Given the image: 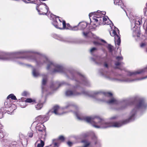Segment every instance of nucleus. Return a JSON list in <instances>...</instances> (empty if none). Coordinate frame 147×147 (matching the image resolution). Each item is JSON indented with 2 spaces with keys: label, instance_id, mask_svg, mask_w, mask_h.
Returning a JSON list of instances; mask_svg holds the SVG:
<instances>
[{
  "label": "nucleus",
  "instance_id": "obj_1",
  "mask_svg": "<svg viewBox=\"0 0 147 147\" xmlns=\"http://www.w3.org/2000/svg\"><path fill=\"white\" fill-rule=\"evenodd\" d=\"M147 107V104L144 101H142L139 102L135 109L132 110L130 114V116L128 119L122 121L114 122L112 123H107L104 119L97 116H82L79 111L75 113V114L79 120L86 121L88 123L91 124L93 127L96 128H105L109 127H119L134 119L135 115L138 109L141 108L142 109H145Z\"/></svg>",
  "mask_w": 147,
  "mask_h": 147
},
{
  "label": "nucleus",
  "instance_id": "obj_2",
  "mask_svg": "<svg viewBox=\"0 0 147 147\" xmlns=\"http://www.w3.org/2000/svg\"><path fill=\"white\" fill-rule=\"evenodd\" d=\"M38 65H41L45 63L47 64V70L53 69V72H61L63 71V67L57 64L54 63L49 60L46 56L42 57L39 62H36Z\"/></svg>",
  "mask_w": 147,
  "mask_h": 147
},
{
  "label": "nucleus",
  "instance_id": "obj_3",
  "mask_svg": "<svg viewBox=\"0 0 147 147\" xmlns=\"http://www.w3.org/2000/svg\"><path fill=\"white\" fill-rule=\"evenodd\" d=\"M134 22L135 25H132L131 26L132 29L133 31V35L134 36H138L140 34V32L139 28H138L137 25H139L142 24V18L138 17L135 18Z\"/></svg>",
  "mask_w": 147,
  "mask_h": 147
},
{
  "label": "nucleus",
  "instance_id": "obj_4",
  "mask_svg": "<svg viewBox=\"0 0 147 147\" xmlns=\"http://www.w3.org/2000/svg\"><path fill=\"white\" fill-rule=\"evenodd\" d=\"M110 33L111 36L114 37L115 44L119 46L121 42V39L119 36V30L117 28H115L114 30H113Z\"/></svg>",
  "mask_w": 147,
  "mask_h": 147
},
{
  "label": "nucleus",
  "instance_id": "obj_5",
  "mask_svg": "<svg viewBox=\"0 0 147 147\" xmlns=\"http://www.w3.org/2000/svg\"><path fill=\"white\" fill-rule=\"evenodd\" d=\"M36 9L39 14L46 15L49 8L45 3H42L39 4Z\"/></svg>",
  "mask_w": 147,
  "mask_h": 147
},
{
  "label": "nucleus",
  "instance_id": "obj_6",
  "mask_svg": "<svg viewBox=\"0 0 147 147\" xmlns=\"http://www.w3.org/2000/svg\"><path fill=\"white\" fill-rule=\"evenodd\" d=\"M93 13H92L89 14V16L90 21L91 23L92 22H96L99 24V25H101L102 24L104 25L105 24L104 23H102L101 22L102 21V20L103 22H104L107 20V18H108V17H104L102 18V19H101L98 16H93V17L90 18V17L92 16Z\"/></svg>",
  "mask_w": 147,
  "mask_h": 147
},
{
  "label": "nucleus",
  "instance_id": "obj_7",
  "mask_svg": "<svg viewBox=\"0 0 147 147\" xmlns=\"http://www.w3.org/2000/svg\"><path fill=\"white\" fill-rule=\"evenodd\" d=\"M147 78V76L141 78L131 79L129 78H123L122 79L119 80H118L121 82H131L136 81L140 80L145 79Z\"/></svg>",
  "mask_w": 147,
  "mask_h": 147
},
{
  "label": "nucleus",
  "instance_id": "obj_8",
  "mask_svg": "<svg viewBox=\"0 0 147 147\" xmlns=\"http://www.w3.org/2000/svg\"><path fill=\"white\" fill-rule=\"evenodd\" d=\"M147 71V67L145 68L144 69L139 70L137 71H134L132 72L129 71L128 73V75L129 76L135 75L137 74H140L143 73Z\"/></svg>",
  "mask_w": 147,
  "mask_h": 147
},
{
  "label": "nucleus",
  "instance_id": "obj_9",
  "mask_svg": "<svg viewBox=\"0 0 147 147\" xmlns=\"http://www.w3.org/2000/svg\"><path fill=\"white\" fill-rule=\"evenodd\" d=\"M53 111H50L49 113L51 112L54 113L56 115H61L64 113H61V109L59 108L58 106H55L53 108Z\"/></svg>",
  "mask_w": 147,
  "mask_h": 147
},
{
  "label": "nucleus",
  "instance_id": "obj_10",
  "mask_svg": "<svg viewBox=\"0 0 147 147\" xmlns=\"http://www.w3.org/2000/svg\"><path fill=\"white\" fill-rule=\"evenodd\" d=\"M53 111H50L49 113L51 112L54 113L56 115H61L64 113H61V109L59 108L58 106H55L53 108Z\"/></svg>",
  "mask_w": 147,
  "mask_h": 147
},
{
  "label": "nucleus",
  "instance_id": "obj_11",
  "mask_svg": "<svg viewBox=\"0 0 147 147\" xmlns=\"http://www.w3.org/2000/svg\"><path fill=\"white\" fill-rule=\"evenodd\" d=\"M114 4L115 5H118L123 9L127 14V12L125 9V7L124 3L121 0H114Z\"/></svg>",
  "mask_w": 147,
  "mask_h": 147
},
{
  "label": "nucleus",
  "instance_id": "obj_12",
  "mask_svg": "<svg viewBox=\"0 0 147 147\" xmlns=\"http://www.w3.org/2000/svg\"><path fill=\"white\" fill-rule=\"evenodd\" d=\"M42 80V92L43 93L45 90V85L46 84V82L47 80V76L45 75H43Z\"/></svg>",
  "mask_w": 147,
  "mask_h": 147
},
{
  "label": "nucleus",
  "instance_id": "obj_13",
  "mask_svg": "<svg viewBox=\"0 0 147 147\" xmlns=\"http://www.w3.org/2000/svg\"><path fill=\"white\" fill-rule=\"evenodd\" d=\"M26 102H35V100H32V99L28 98L27 99L25 100V102H20V105L21 106V107L22 108H24L26 107V105H25Z\"/></svg>",
  "mask_w": 147,
  "mask_h": 147
},
{
  "label": "nucleus",
  "instance_id": "obj_14",
  "mask_svg": "<svg viewBox=\"0 0 147 147\" xmlns=\"http://www.w3.org/2000/svg\"><path fill=\"white\" fill-rule=\"evenodd\" d=\"M65 94L67 96H77L80 94V93L76 91L72 92L71 90H68L66 91Z\"/></svg>",
  "mask_w": 147,
  "mask_h": 147
},
{
  "label": "nucleus",
  "instance_id": "obj_15",
  "mask_svg": "<svg viewBox=\"0 0 147 147\" xmlns=\"http://www.w3.org/2000/svg\"><path fill=\"white\" fill-rule=\"evenodd\" d=\"M78 76L82 80V83L86 85H88L87 83H88V81L84 76L80 74H78Z\"/></svg>",
  "mask_w": 147,
  "mask_h": 147
},
{
  "label": "nucleus",
  "instance_id": "obj_16",
  "mask_svg": "<svg viewBox=\"0 0 147 147\" xmlns=\"http://www.w3.org/2000/svg\"><path fill=\"white\" fill-rule=\"evenodd\" d=\"M107 102L109 104H116L118 103V101L116 99L112 98L109 101H107Z\"/></svg>",
  "mask_w": 147,
  "mask_h": 147
},
{
  "label": "nucleus",
  "instance_id": "obj_17",
  "mask_svg": "<svg viewBox=\"0 0 147 147\" xmlns=\"http://www.w3.org/2000/svg\"><path fill=\"white\" fill-rule=\"evenodd\" d=\"M9 60L6 55L4 53H0V60L5 61Z\"/></svg>",
  "mask_w": 147,
  "mask_h": 147
},
{
  "label": "nucleus",
  "instance_id": "obj_18",
  "mask_svg": "<svg viewBox=\"0 0 147 147\" xmlns=\"http://www.w3.org/2000/svg\"><path fill=\"white\" fill-rule=\"evenodd\" d=\"M57 39L64 42H69V39L64 38L61 36H59L57 38Z\"/></svg>",
  "mask_w": 147,
  "mask_h": 147
},
{
  "label": "nucleus",
  "instance_id": "obj_19",
  "mask_svg": "<svg viewBox=\"0 0 147 147\" xmlns=\"http://www.w3.org/2000/svg\"><path fill=\"white\" fill-rule=\"evenodd\" d=\"M116 59L118 61L115 62V65L117 66L122 65V64L123 63L119 61L122 60L123 58L121 57H116Z\"/></svg>",
  "mask_w": 147,
  "mask_h": 147
},
{
  "label": "nucleus",
  "instance_id": "obj_20",
  "mask_svg": "<svg viewBox=\"0 0 147 147\" xmlns=\"http://www.w3.org/2000/svg\"><path fill=\"white\" fill-rule=\"evenodd\" d=\"M44 127V126L42 124L40 125H37L36 127V129L37 131H39L42 132L43 131V130H45L43 128Z\"/></svg>",
  "mask_w": 147,
  "mask_h": 147
},
{
  "label": "nucleus",
  "instance_id": "obj_21",
  "mask_svg": "<svg viewBox=\"0 0 147 147\" xmlns=\"http://www.w3.org/2000/svg\"><path fill=\"white\" fill-rule=\"evenodd\" d=\"M32 73L33 76L35 77H37L39 75V74L38 71L34 68L33 69Z\"/></svg>",
  "mask_w": 147,
  "mask_h": 147
},
{
  "label": "nucleus",
  "instance_id": "obj_22",
  "mask_svg": "<svg viewBox=\"0 0 147 147\" xmlns=\"http://www.w3.org/2000/svg\"><path fill=\"white\" fill-rule=\"evenodd\" d=\"M94 15L96 16H101L102 15H105L106 14V12L105 11L102 12L101 11H98L96 12H94Z\"/></svg>",
  "mask_w": 147,
  "mask_h": 147
},
{
  "label": "nucleus",
  "instance_id": "obj_23",
  "mask_svg": "<svg viewBox=\"0 0 147 147\" xmlns=\"http://www.w3.org/2000/svg\"><path fill=\"white\" fill-rule=\"evenodd\" d=\"M53 24L56 28H59L61 29H62V28L60 27L58 25V23L57 21L56 20V19L54 20L53 22Z\"/></svg>",
  "mask_w": 147,
  "mask_h": 147
},
{
  "label": "nucleus",
  "instance_id": "obj_24",
  "mask_svg": "<svg viewBox=\"0 0 147 147\" xmlns=\"http://www.w3.org/2000/svg\"><path fill=\"white\" fill-rule=\"evenodd\" d=\"M24 53V51H19L17 52L13 53V55L16 58H22V57H18V55H20Z\"/></svg>",
  "mask_w": 147,
  "mask_h": 147
},
{
  "label": "nucleus",
  "instance_id": "obj_25",
  "mask_svg": "<svg viewBox=\"0 0 147 147\" xmlns=\"http://www.w3.org/2000/svg\"><path fill=\"white\" fill-rule=\"evenodd\" d=\"M57 18H59V16H57ZM59 21L60 22V23L62 22V24L63 26V27L62 28V29H65L66 27V23L63 20L61 19H59Z\"/></svg>",
  "mask_w": 147,
  "mask_h": 147
},
{
  "label": "nucleus",
  "instance_id": "obj_26",
  "mask_svg": "<svg viewBox=\"0 0 147 147\" xmlns=\"http://www.w3.org/2000/svg\"><path fill=\"white\" fill-rule=\"evenodd\" d=\"M10 98H11L12 99L14 100H16V98L15 96L13 94H9L7 98V99H9Z\"/></svg>",
  "mask_w": 147,
  "mask_h": 147
},
{
  "label": "nucleus",
  "instance_id": "obj_27",
  "mask_svg": "<svg viewBox=\"0 0 147 147\" xmlns=\"http://www.w3.org/2000/svg\"><path fill=\"white\" fill-rule=\"evenodd\" d=\"M42 106L43 104L42 103H38L35 106V107L36 109L38 110L42 108Z\"/></svg>",
  "mask_w": 147,
  "mask_h": 147
},
{
  "label": "nucleus",
  "instance_id": "obj_28",
  "mask_svg": "<svg viewBox=\"0 0 147 147\" xmlns=\"http://www.w3.org/2000/svg\"><path fill=\"white\" fill-rule=\"evenodd\" d=\"M101 93L100 91H94L92 93V96H95L98 94H100Z\"/></svg>",
  "mask_w": 147,
  "mask_h": 147
},
{
  "label": "nucleus",
  "instance_id": "obj_29",
  "mask_svg": "<svg viewBox=\"0 0 147 147\" xmlns=\"http://www.w3.org/2000/svg\"><path fill=\"white\" fill-rule=\"evenodd\" d=\"M43 119L42 121V122H44L47 121L49 119L48 117L46 116H45L43 115Z\"/></svg>",
  "mask_w": 147,
  "mask_h": 147
},
{
  "label": "nucleus",
  "instance_id": "obj_30",
  "mask_svg": "<svg viewBox=\"0 0 147 147\" xmlns=\"http://www.w3.org/2000/svg\"><path fill=\"white\" fill-rule=\"evenodd\" d=\"M44 145V142L42 140H40V143L38 144L37 147H43Z\"/></svg>",
  "mask_w": 147,
  "mask_h": 147
},
{
  "label": "nucleus",
  "instance_id": "obj_31",
  "mask_svg": "<svg viewBox=\"0 0 147 147\" xmlns=\"http://www.w3.org/2000/svg\"><path fill=\"white\" fill-rule=\"evenodd\" d=\"M104 95L107 96L111 97L112 96V94L109 92H106L103 93Z\"/></svg>",
  "mask_w": 147,
  "mask_h": 147
},
{
  "label": "nucleus",
  "instance_id": "obj_32",
  "mask_svg": "<svg viewBox=\"0 0 147 147\" xmlns=\"http://www.w3.org/2000/svg\"><path fill=\"white\" fill-rule=\"evenodd\" d=\"M140 47L142 48H147V43H142L140 45Z\"/></svg>",
  "mask_w": 147,
  "mask_h": 147
},
{
  "label": "nucleus",
  "instance_id": "obj_33",
  "mask_svg": "<svg viewBox=\"0 0 147 147\" xmlns=\"http://www.w3.org/2000/svg\"><path fill=\"white\" fill-rule=\"evenodd\" d=\"M43 115H40L38 116L36 118V120L40 121L42 122V120H43Z\"/></svg>",
  "mask_w": 147,
  "mask_h": 147
},
{
  "label": "nucleus",
  "instance_id": "obj_34",
  "mask_svg": "<svg viewBox=\"0 0 147 147\" xmlns=\"http://www.w3.org/2000/svg\"><path fill=\"white\" fill-rule=\"evenodd\" d=\"M69 106L70 107L71 109H75L76 108V107L71 106L70 103H68L67 106H66L65 108H67Z\"/></svg>",
  "mask_w": 147,
  "mask_h": 147
},
{
  "label": "nucleus",
  "instance_id": "obj_35",
  "mask_svg": "<svg viewBox=\"0 0 147 147\" xmlns=\"http://www.w3.org/2000/svg\"><path fill=\"white\" fill-rule=\"evenodd\" d=\"M64 140V138L63 136H60L59 137L58 139L57 140L58 142H59V141L61 140V141H63Z\"/></svg>",
  "mask_w": 147,
  "mask_h": 147
},
{
  "label": "nucleus",
  "instance_id": "obj_36",
  "mask_svg": "<svg viewBox=\"0 0 147 147\" xmlns=\"http://www.w3.org/2000/svg\"><path fill=\"white\" fill-rule=\"evenodd\" d=\"M81 26H82V29H84L86 27L87 24L85 22L81 24Z\"/></svg>",
  "mask_w": 147,
  "mask_h": 147
},
{
  "label": "nucleus",
  "instance_id": "obj_37",
  "mask_svg": "<svg viewBox=\"0 0 147 147\" xmlns=\"http://www.w3.org/2000/svg\"><path fill=\"white\" fill-rule=\"evenodd\" d=\"M97 49L95 47H93L90 50V52L91 54H92L93 53H94L95 51H96Z\"/></svg>",
  "mask_w": 147,
  "mask_h": 147
},
{
  "label": "nucleus",
  "instance_id": "obj_38",
  "mask_svg": "<svg viewBox=\"0 0 147 147\" xmlns=\"http://www.w3.org/2000/svg\"><path fill=\"white\" fill-rule=\"evenodd\" d=\"M59 143V142L58 141H57V142H54V147H58Z\"/></svg>",
  "mask_w": 147,
  "mask_h": 147
},
{
  "label": "nucleus",
  "instance_id": "obj_39",
  "mask_svg": "<svg viewBox=\"0 0 147 147\" xmlns=\"http://www.w3.org/2000/svg\"><path fill=\"white\" fill-rule=\"evenodd\" d=\"M94 44L96 45H101V44L100 43L98 40H97L96 41H94L93 42Z\"/></svg>",
  "mask_w": 147,
  "mask_h": 147
},
{
  "label": "nucleus",
  "instance_id": "obj_40",
  "mask_svg": "<svg viewBox=\"0 0 147 147\" xmlns=\"http://www.w3.org/2000/svg\"><path fill=\"white\" fill-rule=\"evenodd\" d=\"M29 93L28 92L24 91L22 94V95L23 96H26Z\"/></svg>",
  "mask_w": 147,
  "mask_h": 147
},
{
  "label": "nucleus",
  "instance_id": "obj_41",
  "mask_svg": "<svg viewBox=\"0 0 147 147\" xmlns=\"http://www.w3.org/2000/svg\"><path fill=\"white\" fill-rule=\"evenodd\" d=\"M28 136L30 137H32L33 136V133L32 131L29 132L28 133Z\"/></svg>",
  "mask_w": 147,
  "mask_h": 147
},
{
  "label": "nucleus",
  "instance_id": "obj_42",
  "mask_svg": "<svg viewBox=\"0 0 147 147\" xmlns=\"http://www.w3.org/2000/svg\"><path fill=\"white\" fill-rule=\"evenodd\" d=\"M83 34L84 36L85 37H87L88 36V34H89V32H83Z\"/></svg>",
  "mask_w": 147,
  "mask_h": 147
},
{
  "label": "nucleus",
  "instance_id": "obj_43",
  "mask_svg": "<svg viewBox=\"0 0 147 147\" xmlns=\"http://www.w3.org/2000/svg\"><path fill=\"white\" fill-rule=\"evenodd\" d=\"M3 117V114L2 112V109H0V119Z\"/></svg>",
  "mask_w": 147,
  "mask_h": 147
},
{
  "label": "nucleus",
  "instance_id": "obj_44",
  "mask_svg": "<svg viewBox=\"0 0 147 147\" xmlns=\"http://www.w3.org/2000/svg\"><path fill=\"white\" fill-rule=\"evenodd\" d=\"M108 48L110 51L111 52L112 50L113 47L111 45H109L108 46Z\"/></svg>",
  "mask_w": 147,
  "mask_h": 147
},
{
  "label": "nucleus",
  "instance_id": "obj_45",
  "mask_svg": "<svg viewBox=\"0 0 147 147\" xmlns=\"http://www.w3.org/2000/svg\"><path fill=\"white\" fill-rule=\"evenodd\" d=\"M110 21V22L111 23H112V24H111L110 23H109V24H107V25L110 24V26L111 27V28H113L112 27L113 26V23H112V22L111 21Z\"/></svg>",
  "mask_w": 147,
  "mask_h": 147
},
{
  "label": "nucleus",
  "instance_id": "obj_46",
  "mask_svg": "<svg viewBox=\"0 0 147 147\" xmlns=\"http://www.w3.org/2000/svg\"><path fill=\"white\" fill-rule=\"evenodd\" d=\"M82 93L86 95H88L89 93L87 91H84Z\"/></svg>",
  "mask_w": 147,
  "mask_h": 147
},
{
  "label": "nucleus",
  "instance_id": "obj_47",
  "mask_svg": "<svg viewBox=\"0 0 147 147\" xmlns=\"http://www.w3.org/2000/svg\"><path fill=\"white\" fill-rule=\"evenodd\" d=\"M117 118V117L116 116H113L112 117H111L110 118V119L111 120L115 119H116Z\"/></svg>",
  "mask_w": 147,
  "mask_h": 147
},
{
  "label": "nucleus",
  "instance_id": "obj_48",
  "mask_svg": "<svg viewBox=\"0 0 147 147\" xmlns=\"http://www.w3.org/2000/svg\"><path fill=\"white\" fill-rule=\"evenodd\" d=\"M72 29L74 30H78V28L77 26H75L73 27Z\"/></svg>",
  "mask_w": 147,
  "mask_h": 147
},
{
  "label": "nucleus",
  "instance_id": "obj_49",
  "mask_svg": "<svg viewBox=\"0 0 147 147\" xmlns=\"http://www.w3.org/2000/svg\"><path fill=\"white\" fill-rule=\"evenodd\" d=\"M67 144L69 146H71L72 144V143L70 142H68Z\"/></svg>",
  "mask_w": 147,
  "mask_h": 147
},
{
  "label": "nucleus",
  "instance_id": "obj_50",
  "mask_svg": "<svg viewBox=\"0 0 147 147\" xmlns=\"http://www.w3.org/2000/svg\"><path fill=\"white\" fill-rule=\"evenodd\" d=\"M0 137L1 138H2L4 137V136L2 135V133H0Z\"/></svg>",
  "mask_w": 147,
  "mask_h": 147
},
{
  "label": "nucleus",
  "instance_id": "obj_51",
  "mask_svg": "<svg viewBox=\"0 0 147 147\" xmlns=\"http://www.w3.org/2000/svg\"><path fill=\"white\" fill-rule=\"evenodd\" d=\"M104 66L106 67H107L108 65L106 63H105L104 64Z\"/></svg>",
  "mask_w": 147,
  "mask_h": 147
},
{
  "label": "nucleus",
  "instance_id": "obj_52",
  "mask_svg": "<svg viewBox=\"0 0 147 147\" xmlns=\"http://www.w3.org/2000/svg\"><path fill=\"white\" fill-rule=\"evenodd\" d=\"M55 86V84L54 83H53L52 85L51 86V88H53V87Z\"/></svg>",
  "mask_w": 147,
  "mask_h": 147
},
{
  "label": "nucleus",
  "instance_id": "obj_53",
  "mask_svg": "<svg viewBox=\"0 0 147 147\" xmlns=\"http://www.w3.org/2000/svg\"><path fill=\"white\" fill-rule=\"evenodd\" d=\"M64 83H65L64 82H62L61 83L59 84V86H61L62 85L64 84Z\"/></svg>",
  "mask_w": 147,
  "mask_h": 147
},
{
  "label": "nucleus",
  "instance_id": "obj_54",
  "mask_svg": "<svg viewBox=\"0 0 147 147\" xmlns=\"http://www.w3.org/2000/svg\"><path fill=\"white\" fill-rule=\"evenodd\" d=\"M30 59H34L36 61V60L35 59V58L33 57H30Z\"/></svg>",
  "mask_w": 147,
  "mask_h": 147
},
{
  "label": "nucleus",
  "instance_id": "obj_55",
  "mask_svg": "<svg viewBox=\"0 0 147 147\" xmlns=\"http://www.w3.org/2000/svg\"><path fill=\"white\" fill-rule=\"evenodd\" d=\"M100 40H101V41H102V42H103L104 43H106V42L104 40H103L101 39Z\"/></svg>",
  "mask_w": 147,
  "mask_h": 147
},
{
  "label": "nucleus",
  "instance_id": "obj_56",
  "mask_svg": "<svg viewBox=\"0 0 147 147\" xmlns=\"http://www.w3.org/2000/svg\"><path fill=\"white\" fill-rule=\"evenodd\" d=\"M84 136H85V137H86V136H88V134H84Z\"/></svg>",
  "mask_w": 147,
  "mask_h": 147
},
{
  "label": "nucleus",
  "instance_id": "obj_57",
  "mask_svg": "<svg viewBox=\"0 0 147 147\" xmlns=\"http://www.w3.org/2000/svg\"><path fill=\"white\" fill-rule=\"evenodd\" d=\"M146 32H147V26L146 27Z\"/></svg>",
  "mask_w": 147,
  "mask_h": 147
},
{
  "label": "nucleus",
  "instance_id": "obj_58",
  "mask_svg": "<svg viewBox=\"0 0 147 147\" xmlns=\"http://www.w3.org/2000/svg\"><path fill=\"white\" fill-rule=\"evenodd\" d=\"M93 135H94V138H95V139H96V136H95V135L93 133Z\"/></svg>",
  "mask_w": 147,
  "mask_h": 147
},
{
  "label": "nucleus",
  "instance_id": "obj_59",
  "mask_svg": "<svg viewBox=\"0 0 147 147\" xmlns=\"http://www.w3.org/2000/svg\"><path fill=\"white\" fill-rule=\"evenodd\" d=\"M94 38H95L96 39H97V37H94Z\"/></svg>",
  "mask_w": 147,
  "mask_h": 147
},
{
  "label": "nucleus",
  "instance_id": "obj_60",
  "mask_svg": "<svg viewBox=\"0 0 147 147\" xmlns=\"http://www.w3.org/2000/svg\"><path fill=\"white\" fill-rule=\"evenodd\" d=\"M11 60H12V61H14V59H11Z\"/></svg>",
  "mask_w": 147,
  "mask_h": 147
},
{
  "label": "nucleus",
  "instance_id": "obj_61",
  "mask_svg": "<svg viewBox=\"0 0 147 147\" xmlns=\"http://www.w3.org/2000/svg\"><path fill=\"white\" fill-rule=\"evenodd\" d=\"M32 52L33 53H36V52Z\"/></svg>",
  "mask_w": 147,
  "mask_h": 147
},
{
  "label": "nucleus",
  "instance_id": "obj_62",
  "mask_svg": "<svg viewBox=\"0 0 147 147\" xmlns=\"http://www.w3.org/2000/svg\"><path fill=\"white\" fill-rule=\"evenodd\" d=\"M125 107H124V108H122V109H123V108H124Z\"/></svg>",
  "mask_w": 147,
  "mask_h": 147
},
{
  "label": "nucleus",
  "instance_id": "obj_63",
  "mask_svg": "<svg viewBox=\"0 0 147 147\" xmlns=\"http://www.w3.org/2000/svg\"><path fill=\"white\" fill-rule=\"evenodd\" d=\"M28 0V1H30V0Z\"/></svg>",
  "mask_w": 147,
  "mask_h": 147
},
{
  "label": "nucleus",
  "instance_id": "obj_64",
  "mask_svg": "<svg viewBox=\"0 0 147 147\" xmlns=\"http://www.w3.org/2000/svg\"><path fill=\"white\" fill-rule=\"evenodd\" d=\"M53 89L54 90H55V89L54 88H53Z\"/></svg>",
  "mask_w": 147,
  "mask_h": 147
}]
</instances>
